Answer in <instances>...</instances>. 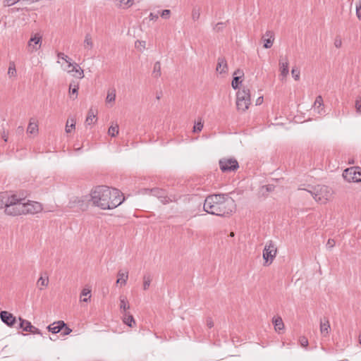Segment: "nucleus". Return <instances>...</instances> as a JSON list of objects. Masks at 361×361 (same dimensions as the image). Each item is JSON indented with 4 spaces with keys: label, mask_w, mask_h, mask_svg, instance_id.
<instances>
[{
    "label": "nucleus",
    "mask_w": 361,
    "mask_h": 361,
    "mask_svg": "<svg viewBox=\"0 0 361 361\" xmlns=\"http://www.w3.org/2000/svg\"><path fill=\"white\" fill-rule=\"evenodd\" d=\"M90 197L93 206L104 210L117 207L125 200L120 190L104 185L92 190Z\"/></svg>",
    "instance_id": "1"
},
{
    "label": "nucleus",
    "mask_w": 361,
    "mask_h": 361,
    "mask_svg": "<svg viewBox=\"0 0 361 361\" xmlns=\"http://www.w3.org/2000/svg\"><path fill=\"white\" fill-rule=\"evenodd\" d=\"M235 203L226 195H209L204 200V210L211 214L224 216L233 212Z\"/></svg>",
    "instance_id": "2"
},
{
    "label": "nucleus",
    "mask_w": 361,
    "mask_h": 361,
    "mask_svg": "<svg viewBox=\"0 0 361 361\" xmlns=\"http://www.w3.org/2000/svg\"><path fill=\"white\" fill-rule=\"evenodd\" d=\"M24 198L19 197L17 195V201H15L14 207H9L8 209V213L12 216H20L26 214H37L43 209L41 203L35 201L23 202Z\"/></svg>",
    "instance_id": "3"
},
{
    "label": "nucleus",
    "mask_w": 361,
    "mask_h": 361,
    "mask_svg": "<svg viewBox=\"0 0 361 361\" xmlns=\"http://www.w3.org/2000/svg\"><path fill=\"white\" fill-rule=\"evenodd\" d=\"M251 104L250 88L243 85L236 93V105L238 110L245 111Z\"/></svg>",
    "instance_id": "4"
},
{
    "label": "nucleus",
    "mask_w": 361,
    "mask_h": 361,
    "mask_svg": "<svg viewBox=\"0 0 361 361\" xmlns=\"http://www.w3.org/2000/svg\"><path fill=\"white\" fill-rule=\"evenodd\" d=\"M310 192L317 202H319L321 203H326L329 201L331 198L333 194L332 190L326 185H317Z\"/></svg>",
    "instance_id": "5"
},
{
    "label": "nucleus",
    "mask_w": 361,
    "mask_h": 361,
    "mask_svg": "<svg viewBox=\"0 0 361 361\" xmlns=\"http://www.w3.org/2000/svg\"><path fill=\"white\" fill-rule=\"evenodd\" d=\"M15 201H17V195L4 192L0 193V209L4 208V212L6 214L12 216L8 212L9 207H14Z\"/></svg>",
    "instance_id": "6"
},
{
    "label": "nucleus",
    "mask_w": 361,
    "mask_h": 361,
    "mask_svg": "<svg viewBox=\"0 0 361 361\" xmlns=\"http://www.w3.org/2000/svg\"><path fill=\"white\" fill-rule=\"evenodd\" d=\"M90 202H91L90 195L82 197H73L70 200L68 207L75 211H84L87 209Z\"/></svg>",
    "instance_id": "7"
},
{
    "label": "nucleus",
    "mask_w": 361,
    "mask_h": 361,
    "mask_svg": "<svg viewBox=\"0 0 361 361\" xmlns=\"http://www.w3.org/2000/svg\"><path fill=\"white\" fill-rule=\"evenodd\" d=\"M277 254V248L272 241L266 243L263 250V259L264 260V265L269 266L274 260Z\"/></svg>",
    "instance_id": "8"
},
{
    "label": "nucleus",
    "mask_w": 361,
    "mask_h": 361,
    "mask_svg": "<svg viewBox=\"0 0 361 361\" xmlns=\"http://www.w3.org/2000/svg\"><path fill=\"white\" fill-rule=\"evenodd\" d=\"M145 191L149 192L152 195L157 197L163 204H168L177 200L176 196H168L166 191L160 188L145 189Z\"/></svg>",
    "instance_id": "9"
},
{
    "label": "nucleus",
    "mask_w": 361,
    "mask_h": 361,
    "mask_svg": "<svg viewBox=\"0 0 361 361\" xmlns=\"http://www.w3.org/2000/svg\"><path fill=\"white\" fill-rule=\"evenodd\" d=\"M219 167L223 172L228 173L237 170L239 165L235 159L223 158L219 160Z\"/></svg>",
    "instance_id": "10"
},
{
    "label": "nucleus",
    "mask_w": 361,
    "mask_h": 361,
    "mask_svg": "<svg viewBox=\"0 0 361 361\" xmlns=\"http://www.w3.org/2000/svg\"><path fill=\"white\" fill-rule=\"evenodd\" d=\"M233 80L231 82L232 87L234 90L240 89L244 85L243 84V78H244V73L240 69H237L233 73Z\"/></svg>",
    "instance_id": "11"
},
{
    "label": "nucleus",
    "mask_w": 361,
    "mask_h": 361,
    "mask_svg": "<svg viewBox=\"0 0 361 361\" xmlns=\"http://www.w3.org/2000/svg\"><path fill=\"white\" fill-rule=\"evenodd\" d=\"M0 317L1 321L10 327L14 326L17 321L16 318L7 311H1L0 312Z\"/></svg>",
    "instance_id": "12"
},
{
    "label": "nucleus",
    "mask_w": 361,
    "mask_h": 361,
    "mask_svg": "<svg viewBox=\"0 0 361 361\" xmlns=\"http://www.w3.org/2000/svg\"><path fill=\"white\" fill-rule=\"evenodd\" d=\"M262 40L264 42L263 47L265 49L271 48L274 41V33L273 31L267 30L265 34L262 36Z\"/></svg>",
    "instance_id": "13"
},
{
    "label": "nucleus",
    "mask_w": 361,
    "mask_h": 361,
    "mask_svg": "<svg viewBox=\"0 0 361 361\" xmlns=\"http://www.w3.org/2000/svg\"><path fill=\"white\" fill-rule=\"evenodd\" d=\"M41 45V37L35 35L28 42V49L30 51H37Z\"/></svg>",
    "instance_id": "14"
},
{
    "label": "nucleus",
    "mask_w": 361,
    "mask_h": 361,
    "mask_svg": "<svg viewBox=\"0 0 361 361\" xmlns=\"http://www.w3.org/2000/svg\"><path fill=\"white\" fill-rule=\"evenodd\" d=\"M357 167H350L344 170L343 173V177L345 180L348 182H353V180H357L355 176V171Z\"/></svg>",
    "instance_id": "15"
},
{
    "label": "nucleus",
    "mask_w": 361,
    "mask_h": 361,
    "mask_svg": "<svg viewBox=\"0 0 361 361\" xmlns=\"http://www.w3.org/2000/svg\"><path fill=\"white\" fill-rule=\"evenodd\" d=\"M314 111L319 115H322L324 114V108L323 104V99L322 96L317 97L314 105H313Z\"/></svg>",
    "instance_id": "16"
},
{
    "label": "nucleus",
    "mask_w": 361,
    "mask_h": 361,
    "mask_svg": "<svg viewBox=\"0 0 361 361\" xmlns=\"http://www.w3.org/2000/svg\"><path fill=\"white\" fill-rule=\"evenodd\" d=\"M65 326V323L63 321H59L56 322H54L47 326V329L52 334H57L63 330Z\"/></svg>",
    "instance_id": "17"
},
{
    "label": "nucleus",
    "mask_w": 361,
    "mask_h": 361,
    "mask_svg": "<svg viewBox=\"0 0 361 361\" xmlns=\"http://www.w3.org/2000/svg\"><path fill=\"white\" fill-rule=\"evenodd\" d=\"M128 279V271L127 270H119L117 274L116 283L121 286H125Z\"/></svg>",
    "instance_id": "18"
},
{
    "label": "nucleus",
    "mask_w": 361,
    "mask_h": 361,
    "mask_svg": "<svg viewBox=\"0 0 361 361\" xmlns=\"http://www.w3.org/2000/svg\"><path fill=\"white\" fill-rule=\"evenodd\" d=\"M331 326L327 319H324L320 322V332L322 336L326 337L330 331Z\"/></svg>",
    "instance_id": "19"
},
{
    "label": "nucleus",
    "mask_w": 361,
    "mask_h": 361,
    "mask_svg": "<svg viewBox=\"0 0 361 361\" xmlns=\"http://www.w3.org/2000/svg\"><path fill=\"white\" fill-rule=\"evenodd\" d=\"M27 133L31 135H37L38 133V123L35 118H32L27 128Z\"/></svg>",
    "instance_id": "20"
},
{
    "label": "nucleus",
    "mask_w": 361,
    "mask_h": 361,
    "mask_svg": "<svg viewBox=\"0 0 361 361\" xmlns=\"http://www.w3.org/2000/svg\"><path fill=\"white\" fill-rule=\"evenodd\" d=\"M79 85L78 81L73 80L69 85V94L70 97L75 99L78 97Z\"/></svg>",
    "instance_id": "21"
},
{
    "label": "nucleus",
    "mask_w": 361,
    "mask_h": 361,
    "mask_svg": "<svg viewBox=\"0 0 361 361\" xmlns=\"http://www.w3.org/2000/svg\"><path fill=\"white\" fill-rule=\"evenodd\" d=\"M119 301H120L119 307H120L121 312L122 314L128 312V310L130 309V305H129L128 300L127 299V297L125 295H121L119 297Z\"/></svg>",
    "instance_id": "22"
},
{
    "label": "nucleus",
    "mask_w": 361,
    "mask_h": 361,
    "mask_svg": "<svg viewBox=\"0 0 361 361\" xmlns=\"http://www.w3.org/2000/svg\"><path fill=\"white\" fill-rule=\"evenodd\" d=\"M59 60H63L66 62L68 67L77 68L78 65L76 63L72 61V59L63 53H58L57 54Z\"/></svg>",
    "instance_id": "23"
},
{
    "label": "nucleus",
    "mask_w": 361,
    "mask_h": 361,
    "mask_svg": "<svg viewBox=\"0 0 361 361\" xmlns=\"http://www.w3.org/2000/svg\"><path fill=\"white\" fill-rule=\"evenodd\" d=\"M91 291L90 287H85L80 293V301L87 302L91 298Z\"/></svg>",
    "instance_id": "24"
},
{
    "label": "nucleus",
    "mask_w": 361,
    "mask_h": 361,
    "mask_svg": "<svg viewBox=\"0 0 361 361\" xmlns=\"http://www.w3.org/2000/svg\"><path fill=\"white\" fill-rule=\"evenodd\" d=\"M272 322L276 331L280 333L281 331L284 329V324L281 317H274Z\"/></svg>",
    "instance_id": "25"
},
{
    "label": "nucleus",
    "mask_w": 361,
    "mask_h": 361,
    "mask_svg": "<svg viewBox=\"0 0 361 361\" xmlns=\"http://www.w3.org/2000/svg\"><path fill=\"white\" fill-rule=\"evenodd\" d=\"M18 320L19 324L18 328L22 329L25 331L29 332L32 326L31 322L20 317H19Z\"/></svg>",
    "instance_id": "26"
},
{
    "label": "nucleus",
    "mask_w": 361,
    "mask_h": 361,
    "mask_svg": "<svg viewBox=\"0 0 361 361\" xmlns=\"http://www.w3.org/2000/svg\"><path fill=\"white\" fill-rule=\"evenodd\" d=\"M122 314L123 323L128 326L132 327L135 323L133 315H131L130 312L123 313Z\"/></svg>",
    "instance_id": "27"
},
{
    "label": "nucleus",
    "mask_w": 361,
    "mask_h": 361,
    "mask_svg": "<svg viewBox=\"0 0 361 361\" xmlns=\"http://www.w3.org/2000/svg\"><path fill=\"white\" fill-rule=\"evenodd\" d=\"M68 73L70 76L76 79H81L84 77L83 69H70Z\"/></svg>",
    "instance_id": "28"
},
{
    "label": "nucleus",
    "mask_w": 361,
    "mask_h": 361,
    "mask_svg": "<svg viewBox=\"0 0 361 361\" xmlns=\"http://www.w3.org/2000/svg\"><path fill=\"white\" fill-rule=\"evenodd\" d=\"M97 121L96 113L92 109L88 111L87 116L85 120L86 125H91Z\"/></svg>",
    "instance_id": "29"
},
{
    "label": "nucleus",
    "mask_w": 361,
    "mask_h": 361,
    "mask_svg": "<svg viewBox=\"0 0 361 361\" xmlns=\"http://www.w3.org/2000/svg\"><path fill=\"white\" fill-rule=\"evenodd\" d=\"M84 49L89 51L93 47V41L90 34H86L83 42Z\"/></svg>",
    "instance_id": "30"
},
{
    "label": "nucleus",
    "mask_w": 361,
    "mask_h": 361,
    "mask_svg": "<svg viewBox=\"0 0 361 361\" xmlns=\"http://www.w3.org/2000/svg\"><path fill=\"white\" fill-rule=\"evenodd\" d=\"M75 127V119L74 118H70L67 120L65 130L67 133H71Z\"/></svg>",
    "instance_id": "31"
},
{
    "label": "nucleus",
    "mask_w": 361,
    "mask_h": 361,
    "mask_svg": "<svg viewBox=\"0 0 361 361\" xmlns=\"http://www.w3.org/2000/svg\"><path fill=\"white\" fill-rule=\"evenodd\" d=\"M116 99V90L114 89H110L107 92L106 97V102L114 103Z\"/></svg>",
    "instance_id": "32"
},
{
    "label": "nucleus",
    "mask_w": 361,
    "mask_h": 361,
    "mask_svg": "<svg viewBox=\"0 0 361 361\" xmlns=\"http://www.w3.org/2000/svg\"><path fill=\"white\" fill-rule=\"evenodd\" d=\"M142 279H143V284H142L143 289L146 290L150 286V283L152 281V276L149 274H147L143 276Z\"/></svg>",
    "instance_id": "33"
},
{
    "label": "nucleus",
    "mask_w": 361,
    "mask_h": 361,
    "mask_svg": "<svg viewBox=\"0 0 361 361\" xmlns=\"http://www.w3.org/2000/svg\"><path fill=\"white\" fill-rule=\"evenodd\" d=\"M288 59L286 56H281L279 59V68H288Z\"/></svg>",
    "instance_id": "34"
},
{
    "label": "nucleus",
    "mask_w": 361,
    "mask_h": 361,
    "mask_svg": "<svg viewBox=\"0 0 361 361\" xmlns=\"http://www.w3.org/2000/svg\"><path fill=\"white\" fill-rule=\"evenodd\" d=\"M118 126L116 124L115 126H111L109 128L108 133L111 137H115L118 134Z\"/></svg>",
    "instance_id": "35"
},
{
    "label": "nucleus",
    "mask_w": 361,
    "mask_h": 361,
    "mask_svg": "<svg viewBox=\"0 0 361 361\" xmlns=\"http://www.w3.org/2000/svg\"><path fill=\"white\" fill-rule=\"evenodd\" d=\"M200 17V8L195 7L192 10V19L193 21H197Z\"/></svg>",
    "instance_id": "36"
},
{
    "label": "nucleus",
    "mask_w": 361,
    "mask_h": 361,
    "mask_svg": "<svg viewBox=\"0 0 361 361\" xmlns=\"http://www.w3.org/2000/svg\"><path fill=\"white\" fill-rule=\"evenodd\" d=\"M135 47L138 51H142L145 49L146 42L143 40H137L135 42Z\"/></svg>",
    "instance_id": "37"
},
{
    "label": "nucleus",
    "mask_w": 361,
    "mask_h": 361,
    "mask_svg": "<svg viewBox=\"0 0 361 361\" xmlns=\"http://www.w3.org/2000/svg\"><path fill=\"white\" fill-rule=\"evenodd\" d=\"M120 6L123 8H128L133 4L134 0H118Z\"/></svg>",
    "instance_id": "38"
},
{
    "label": "nucleus",
    "mask_w": 361,
    "mask_h": 361,
    "mask_svg": "<svg viewBox=\"0 0 361 361\" xmlns=\"http://www.w3.org/2000/svg\"><path fill=\"white\" fill-rule=\"evenodd\" d=\"M203 126H204L203 123L202 122L201 120H200L199 121L195 123V124L193 127V132L194 133L200 132L203 128Z\"/></svg>",
    "instance_id": "39"
},
{
    "label": "nucleus",
    "mask_w": 361,
    "mask_h": 361,
    "mask_svg": "<svg viewBox=\"0 0 361 361\" xmlns=\"http://www.w3.org/2000/svg\"><path fill=\"white\" fill-rule=\"evenodd\" d=\"M37 285L38 286H43V287H47L49 284V280H48V278H43L42 276H41L37 282Z\"/></svg>",
    "instance_id": "40"
},
{
    "label": "nucleus",
    "mask_w": 361,
    "mask_h": 361,
    "mask_svg": "<svg viewBox=\"0 0 361 361\" xmlns=\"http://www.w3.org/2000/svg\"><path fill=\"white\" fill-rule=\"evenodd\" d=\"M299 343L302 347H307L308 345V340L305 336H300L299 338Z\"/></svg>",
    "instance_id": "41"
},
{
    "label": "nucleus",
    "mask_w": 361,
    "mask_h": 361,
    "mask_svg": "<svg viewBox=\"0 0 361 361\" xmlns=\"http://www.w3.org/2000/svg\"><path fill=\"white\" fill-rule=\"evenodd\" d=\"M291 73H292V76H293V78L295 80H299V78H300V69H292Z\"/></svg>",
    "instance_id": "42"
},
{
    "label": "nucleus",
    "mask_w": 361,
    "mask_h": 361,
    "mask_svg": "<svg viewBox=\"0 0 361 361\" xmlns=\"http://www.w3.org/2000/svg\"><path fill=\"white\" fill-rule=\"evenodd\" d=\"M289 74V69H281L280 78L281 80L286 79L287 75Z\"/></svg>",
    "instance_id": "43"
},
{
    "label": "nucleus",
    "mask_w": 361,
    "mask_h": 361,
    "mask_svg": "<svg viewBox=\"0 0 361 361\" xmlns=\"http://www.w3.org/2000/svg\"><path fill=\"white\" fill-rule=\"evenodd\" d=\"M356 16L359 19H361V0L356 5Z\"/></svg>",
    "instance_id": "44"
},
{
    "label": "nucleus",
    "mask_w": 361,
    "mask_h": 361,
    "mask_svg": "<svg viewBox=\"0 0 361 361\" xmlns=\"http://www.w3.org/2000/svg\"><path fill=\"white\" fill-rule=\"evenodd\" d=\"M170 14H171V11L169 10V9H164L161 11V16L163 18H169V16H170Z\"/></svg>",
    "instance_id": "45"
},
{
    "label": "nucleus",
    "mask_w": 361,
    "mask_h": 361,
    "mask_svg": "<svg viewBox=\"0 0 361 361\" xmlns=\"http://www.w3.org/2000/svg\"><path fill=\"white\" fill-rule=\"evenodd\" d=\"M355 109L357 112L361 113V98L359 97L355 101Z\"/></svg>",
    "instance_id": "46"
},
{
    "label": "nucleus",
    "mask_w": 361,
    "mask_h": 361,
    "mask_svg": "<svg viewBox=\"0 0 361 361\" xmlns=\"http://www.w3.org/2000/svg\"><path fill=\"white\" fill-rule=\"evenodd\" d=\"M227 66L226 62L223 59H219L218 61V63L216 68H226Z\"/></svg>",
    "instance_id": "47"
},
{
    "label": "nucleus",
    "mask_w": 361,
    "mask_h": 361,
    "mask_svg": "<svg viewBox=\"0 0 361 361\" xmlns=\"http://www.w3.org/2000/svg\"><path fill=\"white\" fill-rule=\"evenodd\" d=\"M8 75L10 78H14L17 76L16 69H8Z\"/></svg>",
    "instance_id": "48"
},
{
    "label": "nucleus",
    "mask_w": 361,
    "mask_h": 361,
    "mask_svg": "<svg viewBox=\"0 0 361 361\" xmlns=\"http://www.w3.org/2000/svg\"><path fill=\"white\" fill-rule=\"evenodd\" d=\"M361 169L359 167H357V170L355 171V177L357 179V180H353V182H361Z\"/></svg>",
    "instance_id": "49"
},
{
    "label": "nucleus",
    "mask_w": 361,
    "mask_h": 361,
    "mask_svg": "<svg viewBox=\"0 0 361 361\" xmlns=\"http://www.w3.org/2000/svg\"><path fill=\"white\" fill-rule=\"evenodd\" d=\"M336 245V242L334 239H329L326 244V246L328 249H331L332 247H334Z\"/></svg>",
    "instance_id": "50"
},
{
    "label": "nucleus",
    "mask_w": 361,
    "mask_h": 361,
    "mask_svg": "<svg viewBox=\"0 0 361 361\" xmlns=\"http://www.w3.org/2000/svg\"><path fill=\"white\" fill-rule=\"evenodd\" d=\"M342 45V40L340 37H336L334 40V46L336 48H340Z\"/></svg>",
    "instance_id": "51"
},
{
    "label": "nucleus",
    "mask_w": 361,
    "mask_h": 361,
    "mask_svg": "<svg viewBox=\"0 0 361 361\" xmlns=\"http://www.w3.org/2000/svg\"><path fill=\"white\" fill-rule=\"evenodd\" d=\"M206 324H207V326L209 329H211L214 326V322L211 317L207 318Z\"/></svg>",
    "instance_id": "52"
},
{
    "label": "nucleus",
    "mask_w": 361,
    "mask_h": 361,
    "mask_svg": "<svg viewBox=\"0 0 361 361\" xmlns=\"http://www.w3.org/2000/svg\"><path fill=\"white\" fill-rule=\"evenodd\" d=\"M161 69H154L152 73V75L154 77V78H159L160 75H161Z\"/></svg>",
    "instance_id": "53"
},
{
    "label": "nucleus",
    "mask_w": 361,
    "mask_h": 361,
    "mask_svg": "<svg viewBox=\"0 0 361 361\" xmlns=\"http://www.w3.org/2000/svg\"><path fill=\"white\" fill-rule=\"evenodd\" d=\"M62 331H63V333H62L63 335H68L72 331V330L69 327H68L66 324H65V326L63 327Z\"/></svg>",
    "instance_id": "54"
},
{
    "label": "nucleus",
    "mask_w": 361,
    "mask_h": 361,
    "mask_svg": "<svg viewBox=\"0 0 361 361\" xmlns=\"http://www.w3.org/2000/svg\"><path fill=\"white\" fill-rule=\"evenodd\" d=\"M29 332L35 334H41L40 330L34 326H32V329L30 330Z\"/></svg>",
    "instance_id": "55"
},
{
    "label": "nucleus",
    "mask_w": 361,
    "mask_h": 361,
    "mask_svg": "<svg viewBox=\"0 0 361 361\" xmlns=\"http://www.w3.org/2000/svg\"><path fill=\"white\" fill-rule=\"evenodd\" d=\"M224 24V23H218L214 28V30H216V32L220 31L223 28Z\"/></svg>",
    "instance_id": "56"
},
{
    "label": "nucleus",
    "mask_w": 361,
    "mask_h": 361,
    "mask_svg": "<svg viewBox=\"0 0 361 361\" xmlns=\"http://www.w3.org/2000/svg\"><path fill=\"white\" fill-rule=\"evenodd\" d=\"M263 102V97H259L256 100V105H260Z\"/></svg>",
    "instance_id": "57"
},
{
    "label": "nucleus",
    "mask_w": 361,
    "mask_h": 361,
    "mask_svg": "<svg viewBox=\"0 0 361 361\" xmlns=\"http://www.w3.org/2000/svg\"><path fill=\"white\" fill-rule=\"evenodd\" d=\"M149 18H150V20H154V19L158 18V16L157 15H154V13H151L149 14Z\"/></svg>",
    "instance_id": "58"
},
{
    "label": "nucleus",
    "mask_w": 361,
    "mask_h": 361,
    "mask_svg": "<svg viewBox=\"0 0 361 361\" xmlns=\"http://www.w3.org/2000/svg\"><path fill=\"white\" fill-rule=\"evenodd\" d=\"M2 138L4 139V140L5 142H7L8 136H7V135L6 134V133L4 131L3 134H2Z\"/></svg>",
    "instance_id": "59"
},
{
    "label": "nucleus",
    "mask_w": 361,
    "mask_h": 361,
    "mask_svg": "<svg viewBox=\"0 0 361 361\" xmlns=\"http://www.w3.org/2000/svg\"><path fill=\"white\" fill-rule=\"evenodd\" d=\"M358 341H359V343L361 345V333L360 334V335L358 336Z\"/></svg>",
    "instance_id": "60"
},
{
    "label": "nucleus",
    "mask_w": 361,
    "mask_h": 361,
    "mask_svg": "<svg viewBox=\"0 0 361 361\" xmlns=\"http://www.w3.org/2000/svg\"><path fill=\"white\" fill-rule=\"evenodd\" d=\"M234 235H235V234H234V233H233V232H231V233H230L229 236H231V237H233V236H234Z\"/></svg>",
    "instance_id": "61"
},
{
    "label": "nucleus",
    "mask_w": 361,
    "mask_h": 361,
    "mask_svg": "<svg viewBox=\"0 0 361 361\" xmlns=\"http://www.w3.org/2000/svg\"><path fill=\"white\" fill-rule=\"evenodd\" d=\"M360 178H361V176H360Z\"/></svg>",
    "instance_id": "62"
}]
</instances>
